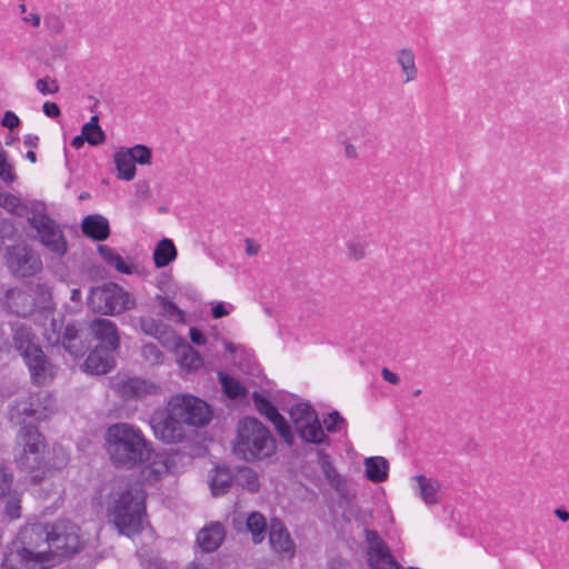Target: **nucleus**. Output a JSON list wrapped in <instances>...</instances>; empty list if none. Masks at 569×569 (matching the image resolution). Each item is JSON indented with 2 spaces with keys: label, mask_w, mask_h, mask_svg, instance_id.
<instances>
[{
  "label": "nucleus",
  "mask_w": 569,
  "mask_h": 569,
  "mask_svg": "<svg viewBox=\"0 0 569 569\" xmlns=\"http://www.w3.org/2000/svg\"><path fill=\"white\" fill-rule=\"evenodd\" d=\"M54 346H61L74 359L83 357L91 348L89 326L73 320L68 322L62 331L57 332Z\"/></svg>",
  "instance_id": "f8f14e48"
},
{
  "label": "nucleus",
  "mask_w": 569,
  "mask_h": 569,
  "mask_svg": "<svg viewBox=\"0 0 569 569\" xmlns=\"http://www.w3.org/2000/svg\"><path fill=\"white\" fill-rule=\"evenodd\" d=\"M224 528L219 522H211L197 535V543L203 552L216 551L224 540Z\"/></svg>",
  "instance_id": "5701e85b"
},
{
  "label": "nucleus",
  "mask_w": 569,
  "mask_h": 569,
  "mask_svg": "<svg viewBox=\"0 0 569 569\" xmlns=\"http://www.w3.org/2000/svg\"><path fill=\"white\" fill-rule=\"evenodd\" d=\"M6 262L18 278L33 277L42 269L38 251H6Z\"/></svg>",
  "instance_id": "f3484780"
},
{
  "label": "nucleus",
  "mask_w": 569,
  "mask_h": 569,
  "mask_svg": "<svg viewBox=\"0 0 569 569\" xmlns=\"http://www.w3.org/2000/svg\"><path fill=\"white\" fill-rule=\"evenodd\" d=\"M107 133L99 123V113H94L90 120L81 126L80 134L70 140V146L79 150L87 142L91 147H98L106 142Z\"/></svg>",
  "instance_id": "a211bd4d"
},
{
  "label": "nucleus",
  "mask_w": 569,
  "mask_h": 569,
  "mask_svg": "<svg viewBox=\"0 0 569 569\" xmlns=\"http://www.w3.org/2000/svg\"><path fill=\"white\" fill-rule=\"evenodd\" d=\"M555 515L562 522H567L569 520V512L565 508H557L555 510Z\"/></svg>",
  "instance_id": "774afa93"
},
{
  "label": "nucleus",
  "mask_w": 569,
  "mask_h": 569,
  "mask_svg": "<svg viewBox=\"0 0 569 569\" xmlns=\"http://www.w3.org/2000/svg\"><path fill=\"white\" fill-rule=\"evenodd\" d=\"M270 422L274 426L278 435L283 439V441L288 446H293L295 435L288 420L281 413H279L273 419H271Z\"/></svg>",
  "instance_id": "a19ab883"
},
{
  "label": "nucleus",
  "mask_w": 569,
  "mask_h": 569,
  "mask_svg": "<svg viewBox=\"0 0 569 569\" xmlns=\"http://www.w3.org/2000/svg\"><path fill=\"white\" fill-rule=\"evenodd\" d=\"M316 455L318 458V465L328 481L330 487L339 495L340 498H346L348 490L347 483L343 477L338 472L335 467L330 455L323 449H317Z\"/></svg>",
  "instance_id": "4be33fe9"
},
{
  "label": "nucleus",
  "mask_w": 569,
  "mask_h": 569,
  "mask_svg": "<svg viewBox=\"0 0 569 569\" xmlns=\"http://www.w3.org/2000/svg\"><path fill=\"white\" fill-rule=\"evenodd\" d=\"M117 390L126 400H139L146 396L156 395L159 391V387L151 381L138 377H131L126 380H121L117 385Z\"/></svg>",
  "instance_id": "aec40b11"
},
{
  "label": "nucleus",
  "mask_w": 569,
  "mask_h": 569,
  "mask_svg": "<svg viewBox=\"0 0 569 569\" xmlns=\"http://www.w3.org/2000/svg\"><path fill=\"white\" fill-rule=\"evenodd\" d=\"M398 63L401 66V69L406 74V82L416 79L418 70L415 64V54L411 49L403 48L399 51Z\"/></svg>",
  "instance_id": "58836bf2"
},
{
  "label": "nucleus",
  "mask_w": 569,
  "mask_h": 569,
  "mask_svg": "<svg viewBox=\"0 0 569 569\" xmlns=\"http://www.w3.org/2000/svg\"><path fill=\"white\" fill-rule=\"evenodd\" d=\"M79 528L67 520L56 521L50 525L49 550L54 565L71 558L83 548V542L78 533Z\"/></svg>",
  "instance_id": "9d476101"
},
{
  "label": "nucleus",
  "mask_w": 569,
  "mask_h": 569,
  "mask_svg": "<svg viewBox=\"0 0 569 569\" xmlns=\"http://www.w3.org/2000/svg\"><path fill=\"white\" fill-rule=\"evenodd\" d=\"M0 180L6 186H11L18 180L14 162L7 150L0 151Z\"/></svg>",
  "instance_id": "c9c22d12"
},
{
  "label": "nucleus",
  "mask_w": 569,
  "mask_h": 569,
  "mask_svg": "<svg viewBox=\"0 0 569 569\" xmlns=\"http://www.w3.org/2000/svg\"><path fill=\"white\" fill-rule=\"evenodd\" d=\"M103 260L111 267H114L117 271L123 274H131L136 269L132 262L126 261L117 251H98Z\"/></svg>",
  "instance_id": "4c0bfd02"
},
{
  "label": "nucleus",
  "mask_w": 569,
  "mask_h": 569,
  "mask_svg": "<svg viewBox=\"0 0 569 569\" xmlns=\"http://www.w3.org/2000/svg\"><path fill=\"white\" fill-rule=\"evenodd\" d=\"M44 23L48 27V29L53 31L54 33H59L63 29V24L58 17H46Z\"/></svg>",
  "instance_id": "13d9d810"
},
{
  "label": "nucleus",
  "mask_w": 569,
  "mask_h": 569,
  "mask_svg": "<svg viewBox=\"0 0 569 569\" xmlns=\"http://www.w3.org/2000/svg\"><path fill=\"white\" fill-rule=\"evenodd\" d=\"M80 231L83 238L96 242V249H113L112 247L102 243L111 234V226L103 214L89 213L82 217L80 221Z\"/></svg>",
  "instance_id": "dca6fc26"
},
{
  "label": "nucleus",
  "mask_w": 569,
  "mask_h": 569,
  "mask_svg": "<svg viewBox=\"0 0 569 569\" xmlns=\"http://www.w3.org/2000/svg\"><path fill=\"white\" fill-rule=\"evenodd\" d=\"M218 381L221 385L223 393L229 399L234 400L238 398H242L248 393L247 388L238 379H236L228 372L219 371Z\"/></svg>",
  "instance_id": "2f4dec72"
},
{
  "label": "nucleus",
  "mask_w": 569,
  "mask_h": 569,
  "mask_svg": "<svg viewBox=\"0 0 569 569\" xmlns=\"http://www.w3.org/2000/svg\"><path fill=\"white\" fill-rule=\"evenodd\" d=\"M141 356L146 361L152 365L161 363L163 360V353L158 346L152 342H148L142 346Z\"/></svg>",
  "instance_id": "a18cd8bd"
},
{
  "label": "nucleus",
  "mask_w": 569,
  "mask_h": 569,
  "mask_svg": "<svg viewBox=\"0 0 569 569\" xmlns=\"http://www.w3.org/2000/svg\"><path fill=\"white\" fill-rule=\"evenodd\" d=\"M186 448V446L170 448L169 451L166 452V458L162 460V463L167 470L177 471L179 468L192 462L193 456L187 451Z\"/></svg>",
  "instance_id": "7c9ffc66"
},
{
  "label": "nucleus",
  "mask_w": 569,
  "mask_h": 569,
  "mask_svg": "<svg viewBox=\"0 0 569 569\" xmlns=\"http://www.w3.org/2000/svg\"><path fill=\"white\" fill-rule=\"evenodd\" d=\"M247 530L252 536L254 543H260L264 540L268 530V523L264 516L259 511H252L248 515L246 520Z\"/></svg>",
  "instance_id": "473e14b6"
},
{
  "label": "nucleus",
  "mask_w": 569,
  "mask_h": 569,
  "mask_svg": "<svg viewBox=\"0 0 569 569\" xmlns=\"http://www.w3.org/2000/svg\"><path fill=\"white\" fill-rule=\"evenodd\" d=\"M365 476L373 482L380 483L388 479L389 462L385 457L373 456L365 459Z\"/></svg>",
  "instance_id": "c85d7f7f"
},
{
  "label": "nucleus",
  "mask_w": 569,
  "mask_h": 569,
  "mask_svg": "<svg viewBox=\"0 0 569 569\" xmlns=\"http://www.w3.org/2000/svg\"><path fill=\"white\" fill-rule=\"evenodd\" d=\"M152 249H177L173 240L168 237H161L160 239H156L154 246Z\"/></svg>",
  "instance_id": "052dcab7"
},
{
  "label": "nucleus",
  "mask_w": 569,
  "mask_h": 569,
  "mask_svg": "<svg viewBox=\"0 0 569 569\" xmlns=\"http://www.w3.org/2000/svg\"><path fill=\"white\" fill-rule=\"evenodd\" d=\"M19 140V132L14 130H9V132L6 134L4 144L10 147L13 146Z\"/></svg>",
  "instance_id": "0e129e2a"
},
{
  "label": "nucleus",
  "mask_w": 569,
  "mask_h": 569,
  "mask_svg": "<svg viewBox=\"0 0 569 569\" xmlns=\"http://www.w3.org/2000/svg\"><path fill=\"white\" fill-rule=\"evenodd\" d=\"M13 476L6 467H0V498H4L11 490Z\"/></svg>",
  "instance_id": "8fccbe9b"
},
{
  "label": "nucleus",
  "mask_w": 569,
  "mask_h": 569,
  "mask_svg": "<svg viewBox=\"0 0 569 569\" xmlns=\"http://www.w3.org/2000/svg\"><path fill=\"white\" fill-rule=\"evenodd\" d=\"M91 347L116 352L120 348V333L117 325L106 318H94L88 322Z\"/></svg>",
  "instance_id": "2eb2a0df"
},
{
  "label": "nucleus",
  "mask_w": 569,
  "mask_h": 569,
  "mask_svg": "<svg viewBox=\"0 0 569 569\" xmlns=\"http://www.w3.org/2000/svg\"><path fill=\"white\" fill-rule=\"evenodd\" d=\"M365 538L368 545L367 556L370 569H405L376 530L366 528Z\"/></svg>",
  "instance_id": "4468645a"
},
{
  "label": "nucleus",
  "mask_w": 569,
  "mask_h": 569,
  "mask_svg": "<svg viewBox=\"0 0 569 569\" xmlns=\"http://www.w3.org/2000/svg\"><path fill=\"white\" fill-rule=\"evenodd\" d=\"M288 412L298 436L305 442L317 446H330V438L323 431L320 419L309 402L296 403Z\"/></svg>",
  "instance_id": "1a4fd4ad"
},
{
  "label": "nucleus",
  "mask_w": 569,
  "mask_h": 569,
  "mask_svg": "<svg viewBox=\"0 0 569 569\" xmlns=\"http://www.w3.org/2000/svg\"><path fill=\"white\" fill-rule=\"evenodd\" d=\"M381 376L390 385H397L400 380L399 376L397 373L392 372L391 370H389L388 368H383L381 370Z\"/></svg>",
  "instance_id": "680f3d73"
},
{
  "label": "nucleus",
  "mask_w": 569,
  "mask_h": 569,
  "mask_svg": "<svg viewBox=\"0 0 569 569\" xmlns=\"http://www.w3.org/2000/svg\"><path fill=\"white\" fill-rule=\"evenodd\" d=\"M234 482L251 493L260 490V482L257 472L249 467H241L234 476Z\"/></svg>",
  "instance_id": "f704fd0d"
},
{
  "label": "nucleus",
  "mask_w": 569,
  "mask_h": 569,
  "mask_svg": "<svg viewBox=\"0 0 569 569\" xmlns=\"http://www.w3.org/2000/svg\"><path fill=\"white\" fill-rule=\"evenodd\" d=\"M252 401L256 409L269 421L280 413L278 408L270 401V399L259 391L252 392Z\"/></svg>",
  "instance_id": "ea45409f"
},
{
  "label": "nucleus",
  "mask_w": 569,
  "mask_h": 569,
  "mask_svg": "<svg viewBox=\"0 0 569 569\" xmlns=\"http://www.w3.org/2000/svg\"><path fill=\"white\" fill-rule=\"evenodd\" d=\"M37 204L41 208L32 210L22 227L27 239L37 241L42 249H69L61 224L47 211L46 202L38 200Z\"/></svg>",
  "instance_id": "0eeeda50"
},
{
  "label": "nucleus",
  "mask_w": 569,
  "mask_h": 569,
  "mask_svg": "<svg viewBox=\"0 0 569 569\" xmlns=\"http://www.w3.org/2000/svg\"><path fill=\"white\" fill-rule=\"evenodd\" d=\"M345 156L348 159H356L358 157L356 147L352 143H349V142L345 143Z\"/></svg>",
  "instance_id": "69168bd1"
},
{
  "label": "nucleus",
  "mask_w": 569,
  "mask_h": 569,
  "mask_svg": "<svg viewBox=\"0 0 569 569\" xmlns=\"http://www.w3.org/2000/svg\"><path fill=\"white\" fill-rule=\"evenodd\" d=\"M23 21L26 23L31 24L32 27H39L41 22V17L38 12H31L29 16L23 17Z\"/></svg>",
  "instance_id": "e2e57ef3"
},
{
  "label": "nucleus",
  "mask_w": 569,
  "mask_h": 569,
  "mask_svg": "<svg viewBox=\"0 0 569 569\" xmlns=\"http://www.w3.org/2000/svg\"><path fill=\"white\" fill-rule=\"evenodd\" d=\"M21 493L9 491L0 498V522L8 523L21 517Z\"/></svg>",
  "instance_id": "bb28decb"
},
{
  "label": "nucleus",
  "mask_w": 569,
  "mask_h": 569,
  "mask_svg": "<svg viewBox=\"0 0 569 569\" xmlns=\"http://www.w3.org/2000/svg\"><path fill=\"white\" fill-rule=\"evenodd\" d=\"M147 492L139 483L126 482L111 488L106 500V515L119 535L133 538L142 532Z\"/></svg>",
  "instance_id": "7ed1b4c3"
},
{
  "label": "nucleus",
  "mask_w": 569,
  "mask_h": 569,
  "mask_svg": "<svg viewBox=\"0 0 569 569\" xmlns=\"http://www.w3.org/2000/svg\"><path fill=\"white\" fill-rule=\"evenodd\" d=\"M114 163V174L122 181H132L137 176V166L126 147H119L112 154Z\"/></svg>",
  "instance_id": "393cba45"
},
{
  "label": "nucleus",
  "mask_w": 569,
  "mask_h": 569,
  "mask_svg": "<svg viewBox=\"0 0 569 569\" xmlns=\"http://www.w3.org/2000/svg\"><path fill=\"white\" fill-rule=\"evenodd\" d=\"M22 234L12 218H0V249H32L31 246L18 243Z\"/></svg>",
  "instance_id": "b1692460"
},
{
  "label": "nucleus",
  "mask_w": 569,
  "mask_h": 569,
  "mask_svg": "<svg viewBox=\"0 0 569 569\" xmlns=\"http://www.w3.org/2000/svg\"><path fill=\"white\" fill-rule=\"evenodd\" d=\"M104 448L116 468L132 470L157 462L151 442L140 428L127 422H117L107 428Z\"/></svg>",
  "instance_id": "f03ea898"
},
{
  "label": "nucleus",
  "mask_w": 569,
  "mask_h": 569,
  "mask_svg": "<svg viewBox=\"0 0 569 569\" xmlns=\"http://www.w3.org/2000/svg\"><path fill=\"white\" fill-rule=\"evenodd\" d=\"M53 413V399L48 392L30 395L28 398L17 399L9 407L11 421L21 423L17 435V442L22 446V451L16 457V463L20 471L24 472L30 482L38 485L56 471L68 465L69 457L59 447L52 451L47 449L44 437L33 423H26V418L36 421L47 420Z\"/></svg>",
  "instance_id": "f257e3e1"
},
{
  "label": "nucleus",
  "mask_w": 569,
  "mask_h": 569,
  "mask_svg": "<svg viewBox=\"0 0 569 569\" xmlns=\"http://www.w3.org/2000/svg\"><path fill=\"white\" fill-rule=\"evenodd\" d=\"M8 305L11 312L27 317L34 310V299L22 290H10L7 292Z\"/></svg>",
  "instance_id": "cd10ccee"
},
{
  "label": "nucleus",
  "mask_w": 569,
  "mask_h": 569,
  "mask_svg": "<svg viewBox=\"0 0 569 569\" xmlns=\"http://www.w3.org/2000/svg\"><path fill=\"white\" fill-rule=\"evenodd\" d=\"M42 112L50 119H58L61 116V108L54 101H46L42 104Z\"/></svg>",
  "instance_id": "864d4df0"
},
{
  "label": "nucleus",
  "mask_w": 569,
  "mask_h": 569,
  "mask_svg": "<svg viewBox=\"0 0 569 569\" xmlns=\"http://www.w3.org/2000/svg\"><path fill=\"white\" fill-rule=\"evenodd\" d=\"M126 150L131 156L136 166H150L152 163L153 150L151 147L144 143H136L131 147H126Z\"/></svg>",
  "instance_id": "e433bc0d"
},
{
  "label": "nucleus",
  "mask_w": 569,
  "mask_h": 569,
  "mask_svg": "<svg viewBox=\"0 0 569 569\" xmlns=\"http://www.w3.org/2000/svg\"><path fill=\"white\" fill-rule=\"evenodd\" d=\"M157 268H164L177 259L178 251H152Z\"/></svg>",
  "instance_id": "09e8293b"
},
{
  "label": "nucleus",
  "mask_w": 569,
  "mask_h": 569,
  "mask_svg": "<svg viewBox=\"0 0 569 569\" xmlns=\"http://www.w3.org/2000/svg\"><path fill=\"white\" fill-rule=\"evenodd\" d=\"M269 543L277 553L293 557L296 553V543L291 538L287 527L279 518H271L269 528Z\"/></svg>",
  "instance_id": "6ab92c4d"
},
{
  "label": "nucleus",
  "mask_w": 569,
  "mask_h": 569,
  "mask_svg": "<svg viewBox=\"0 0 569 569\" xmlns=\"http://www.w3.org/2000/svg\"><path fill=\"white\" fill-rule=\"evenodd\" d=\"M166 408L183 427H203L209 423L211 417L207 402L191 395L172 397Z\"/></svg>",
  "instance_id": "9b49d317"
},
{
  "label": "nucleus",
  "mask_w": 569,
  "mask_h": 569,
  "mask_svg": "<svg viewBox=\"0 0 569 569\" xmlns=\"http://www.w3.org/2000/svg\"><path fill=\"white\" fill-rule=\"evenodd\" d=\"M189 337L191 341L197 346H203L207 342L204 333L196 327L189 329Z\"/></svg>",
  "instance_id": "4d7b16f0"
},
{
  "label": "nucleus",
  "mask_w": 569,
  "mask_h": 569,
  "mask_svg": "<svg viewBox=\"0 0 569 569\" xmlns=\"http://www.w3.org/2000/svg\"><path fill=\"white\" fill-rule=\"evenodd\" d=\"M150 427L154 437L164 443H181L186 431L184 427L167 409H157L150 416Z\"/></svg>",
  "instance_id": "ddd939ff"
},
{
  "label": "nucleus",
  "mask_w": 569,
  "mask_h": 569,
  "mask_svg": "<svg viewBox=\"0 0 569 569\" xmlns=\"http://www.w3.org/2000/svg\"><path fill=\"white\" fill-rule=\"evenodd\" d=\"M23 143L30 148H38L39 137L36 134L24 136Z\"/></svg>",
  "instance_id": "338daca9"
},
{
  "label": "nucleus",
  "mask_w": 569,
  "mask_h": 569,
  "mask_svg": "<svg viewBox=\"0 0 569 569\" xmlns=\"http://www.w3.org/2000/svg\"><path fill=\"white\" fill-rule=\"evenodd\" d=\"M139 327L144 335L159 340L162 345L169 342L170 338H174L170 326L154 318L141 317L139 319Z\"/></svg>",
  "instance_id": "a878e982"
},
{
  "label": "nucleus",
  "mask_w": 569,
  "mask_h": 569,
  "mask_svg": "<svg viewBox=\"0 0 569 569\" xmlns=\"http://www.w3.org/2000/svg\"><path fill=\"white\" fill-rule=\"evenodd\" d=\"M419 486V495L427 505H435L438 502V489L439 485L431 478H427L423 475L415 477Z\"/></svg>",
  "instance_id": "72a5a7b5"
},
{
  "label": "nucleus",
  "mask_w": 569,
  "mask_h": 569,
  "mask_svg": "<svg viewBox=\"0 0 569 569\" xmlns=\"http://www.w3.org/2000/svg\"><path fill=\"white\" fill-rule=\"evenodd\" d=\"M0 124L9 130H14L21 126V120L12 110H6L0 118Z\"/></svg>",
  "instance_id": "3c124183"
},
{
  "label": "nucleus",
  "mask_w": 569,
  "mask_h": 569,
  "mask_svg": "<svg viewBox=\"0 0 569 569\" xmlns=\"http://www.w3.org/2000/svg\"><path fill=\"white\" fill-rule=\"evenodd\" d=\"M203 360L198 351H196L190 345H187L180 357V365L190 369H198L202 366Z\"/></svg>",
  "instance_id": "c03bdc74"
},
{
  "label": "nucleus",
  "mask_w": 569,
  "mask_h": 569,
  "mask_svg": "<svg viewBox=\"0 0 569 569\" xmlns=\"http://www.w3.org/2000/svg\"><path fill=\"white\" fill-rule=\"evenodd\" d=\"M234 477L227 467H216L214 475L210 480L211 493L214 497L226 495L232 487Z\"/></svg>",
  "instance_id": "c756f323"
},
{
  "label": "nucleus",
  "mask_w": 569,
  "mask_h": 569,
  "mask_svg": "<svg viewBox=\"0 0 569 569\" xmlns=\"http://www.w3.org/2000/svg\"><path fill=\"white\" fill-rule=\"evenodd\" d=\"M36 88L43 96L54 94L59 91L57 80L50 78L49 76L39 78L36 81Z\"/></svg>",
  "instance_id": "de8ad7c7"
},
{
  "label": "nucleus",
  "mask_w": 569,
  "mask_h": 569,
  "mask_svg": "<svg viewBox=\"0 0 569 569\" xmlns=\"http://www.w3.org/2000/svg\"><path fill=\"white\" fill-rule=\"evenodd\" d=\"M36 208H30L23 200L22 203H18L17 208L14 209V212L11 214H14L17 217H30L32 216V210Z\"/></svg>",
  "instance_id": "bf43d9fd"
},
{
  "label": "nucleus",
  "mask_w": 569,
  "mask_h": 569,
  "mask_svg": "<svg viewBox=\"0 0 569 569\" xmlns=\"http://www.w3.org/2000/svg\"><path fill=\"white\" fill-rule=\"evenodd\" d=\"M157 301L159 302L162 313L171 319H177V321L183 323L186 320L184 312L172 301H170L167 297L157 296Z\"/></svg>",
  "instance_id": "79ce46f5"
},
{
  "label": "nucleus",
  "mask_w": 569,
  "mask_h": 569,
  "mask_svg": "<svg viewBox=\"0 0 569 569\" xmlns=\"http://www.w3.org/2000/svg\"><path fill=\"white\" fill-rule=\"evenodd\" d=\"M156 239L150 234H143L136 240V246L133 249H152L154 246Z\"/></svg>",
  "instance_id": "6e6d98bb"
},
{
  "label": "nucleus",
  "mask_w": 569,
  "mask_h": 569,
  "mask_svg": "<svg viewBox=\"0 0 569 569\" xmlns=\"http://www.w3.org/2000/svg\"><path fill=\"white\" fill-rule=\"evenodd\" d=\"M136 197L146 200L150 196L149 182L146 179H140L134 183Z\"/></svg>",
  "instance_id": "5fc2aeb1"
},
{
  "label": "nucleus",
  "mask_w": 569,
  "mask_h": 569,
  "mask_svg": "<svg viewBox=\"0 0 569 569\" xmlns=\"http://www.w3.org/2000/svg\"><path fill=\"white\" fill-rule=\"evenodd\" d=\"M87 305L96 313L112 316L131 309L134 301L119 284L106 282L90 288Z\"/></svg>",
  "instance_id": "6e6552de"
},
{
  "label": "nucleus",
  "mask_w": 569,
  "mask_h": 569,
  "mask_svg": "<svg viewBox=\"0 0 569 569\" xmlns=\"http://www.w3.org/2000/svg\"><path fill=\"white\" fill-rule=\"evenodd\" d=\"M18 203H22V198L3 190L0 184V207L9 213H12L14 212Z\"/></svg>",
  "instance_id": "49530a36"
},
{
  "label": "nucleus",
  "mask_w": 569,
  "mask_h": 569,
  "mask_svg": "<svg viewBox=\"0 0 569 569\" xmlns=\"http://www.w3.org/2000/svg\"><path fill=\"white\" fill-rule=\"evenodd\" d=\"M326 430L329 433H335L341 430H347V420L340 415L339 411L332 410L325 419Z\"/></svg>",
  "instance_id": "37998d69"
},
{
  "label": "nucleus",
  "mask_w": 569,
  "mask_h": 569,
  "mask_svg": "<svg viewBox=\"0 0 569 569\" xmlns=\"http://www.w3.org/2000/svg\"><path fill=\"white\" fill-rule=\"evenodd\" d=\"M232 449L239 459L257 462L271 458L277 451V445L269 428L259 419L243 417L238 421Z\"/></svg>",
  "instance_id": "39448f33"
},
{
  "label": "nucleus",
  "mask_w": 569,
  "mask_h": 569,
  "mask_svg": "<svg viewBox=\"0 0 569 569\" xmlns=\"http://www.w3.org/2000/svg\"><path fill=\"white\" fill-rule=\"evenodd\" d=\"M232 309L231 305H227L223 301H217L211 307V317L213 319H221L230 313Z\"/></svg>",
  "instance_id": "603ef678"
},
{
  "label": "nucleus",
  "mask_w": 569,
  "mask_h": 569,
  "mask_svg": "<svg viewBox=\"0 0 569 569\" xmlns=\"http://www.w3.org/2000/svg\"><path fill=\"white\" fill-rule=\"evenodd\" d=\"M87 352V359L82 365L83 371L99 376L110 372L116 367V352H109L104 349L100 350L93 347Z\"/></svg>",
  "instance_id": "412c9836"
},
{
  "label": "nucleus",
  "mask_w": 569,
  "mask_h": 569,
  "mask_svg": "<svg viewBox=\"0 0 569 569\" xmlns=\"http://www.w3.org/2000/svg\"><path fill=\"white\" fill-rule=\"evenodd\" d=\"M50 525L33 523L20 531L2 555L3 569H49L54 560L49 550Z\"/></svg>",
  "instance_id": "20e7f679"
},
{
  "label": "nucleus",
  "mask_w": 569,
  "mask_h": 569,
  "mask_svg": "<svg viewBox=\"0 0 569 569\" xmlns=\"http://www.w3.org/2000/svg\"><path fill=\"white\" fill-rule=\"evenodd\" d=\"M12 341L28 368L31 383L38 387L48 385L53 379L52 365L32 328L23 323L12 326Z\"/></svg>",
  "instance_id": "423d86ee"
}]
</instances>
